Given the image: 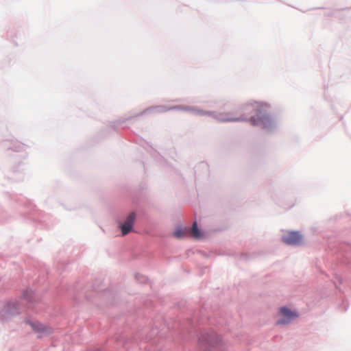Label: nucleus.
I'll return each mask as SVG.
<instances>
[{
    "mask_svg": "<svg viewBox=\"0 0 351 351\" xmlns=\"http://www.w3.org/2000/svg\"><path fill=\"white\" fill-rule=\"evenodd\" d=\"M32 293L31 291H27L26 293H25L23 294V296H24L25 298H27V300H29L31 301L30 298H29L28 295H29H29H32Z\"/></svg>",
    "mask_w": 351,
    "mask_h": 351,
    "instance_id": "1a4fd4ad",
    "label": "nucleus"
},
{
    "mask_svg": "<svg viewBox=\"0 0 351 351\" xmlns=\"http://www.w3.org/2000/svg\"><path fill=\"white\" fill-rule=\"evenodd\" d=\"M16 313H17L16 311H12V307L11 306V305H8V306H7L5 308V314H4V315L5 316V315H9V314L14 315V314H15Z\"/></svg>",
    "mask_w": 351,
    "mask_h": 351,
    "instance_id": "6e6552de",
    "label": "nucleus"
},
{
    "mask_svg": "<svg viewBox=\"0 0 351 351\" xmlns=\"http://www.w3.org/2000/svg\"><path fill=\"white\" fill-rule=\"evenodd\" d=\"M188 230L186 229L178 228L175 232V235L177 238H182L185 237L188 234Z\"/></svg>",
    "mask_w": 351,
    "mask_h": 351,
    "instance_id": "0eeeda50",
    "label": "nucleus"
},
{
    "mask_svg": "<svg viewBox=\"0 0 351 351\" xmlns=\"http://www.w3.org/2000/svg\"><path fill=\"white\" fill-rule=\"evenodd\" d=\"M29 324L31 325L32 329L36 332L39 333H48L50 332V328L47 326L42 324L40 322H29Z\"/></svg>",
    "mask_w": 351,
    "mask_h": 351,
    "instance_id": "20e7f679",
    "label": "nucleus"
},
{
    "mask_svg": "<svg viewBox=\"0 0 351 351\" xmlns=\"http://www.w3.org/2000/svg\"><path fill=\"white\" fill-rule=\"evenodd\" d=\"M135 219L136 215L134 213H132L126 218L124 223L121 226V230L123 236L126 235L132 230Z\"/></svg>",
    "mask_w": 351,
    "mask_h": 351,
    "instance_id": "7ed1b4c3",
    "label": "nucleus"
},
{
    "mask_svg": "<svg viewBox=\"0 0 351 351\" xmlns=\"http://www.w3.org/2000/svg\"><path fill=\"white\" fill-rule=\"evenodd\" d=\"M217 120L221 122H228L239 121L243 120V119L230 117L229 114H221L217 117Z\"/></svg>",
    "mask_w": 351,
    "mask_h": 351,
    "instance_id": "39448f33",
    "label": "nucleus"
},
{
    "mask_svg": "<svg viewBox=\"0 0 351 351\" xmlns=\"http://www.w3.org/2000/svg\"><path fill=\"white\" fill-rule=\"evenodd\" d=\"M252 122V125H257L258 123L255 122L254 120L251 121Z\"/></svg>",
    "mask_w": 351,
    "mask_h": 351,
    "instance_id": "9d476101",
    "label": "nucleus"
},
{
    "mask_svg": "<svg viewBox=\"0 0 351 351\" xmlns=\"http://www.w3.org/2000/svg\"><path fill=\"white\" fill-rule=\"evenodd\" d=\"M282 241L288 245H300L302 242V237L298 232H290L283 236Z\"/></svg>",
    "mask_w": 351,
    "mask_h": 351,
    "instance_id": "f257e3e1",
    "label": "nucleus"
},
{
    "mask_svg": "<svg viewBox=\"0 0 351 351\" xmlns=\"http://www.w3.org/2000/svg\"><path fill=\"white\" fill-rule=\"evenodd\" d=\"M190 233L195 239H201L203 237V234L197 228V224L196 221L193 223Z\"/></svg>",
    "mask_w": 351,
    "mask_h": 351,
    "instance_id": "423d86ee",
    "label": "nucleus"
},
{
    "mask_svg": "<svg viewBox=\"0 0 351 351\" xmlns=\"http://www.w3.org/2000/svg\"><path fill=\"white\" fill-rule=\"evenodd\" d=\"M280 313L284 318L278 320L277 322L278 324H287L298 316L295 312H293L286 307H282L280 308Z\"/></svg>",
    "mask_w": 351,
    "mask_h": 351,
    "instance_id": "f03ea898",
    "label": "nucleus"
}]
</instances>
